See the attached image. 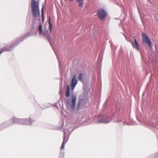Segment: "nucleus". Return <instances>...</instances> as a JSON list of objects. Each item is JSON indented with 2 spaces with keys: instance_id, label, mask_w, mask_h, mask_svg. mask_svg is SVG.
Instances as JSON below:
<instances>
[{
  "instance_id": "nucleus-15",
  "label": "nucleus",
  "mask_w": 158,
  "mask_h": 158,
  "mask_svg": "<svg viewBox=\"0 0 158 158\" xmlns=\"http://www.w3.org/2000/svg\"><path fill=\"white\" fill-rule=\"evenodd\" d=\"M44 7L43 6L42 8L41 9V16L42 19H44Z\"/></svg>"
},
{
  "instance_id": "nucleus-1",
  "label": "nucleus",
  "mask_w": 158,
  "mask_h": 158,
  "mask_svg": "<svg viewBox=\"0 0 158 158\" xmlns=\"http://www.w3.org/2000/svg\"><path fill=\"white\" fill-rule=\"evenodd\" d=\"M32 12L33 16L36 17L40 16V12L39 7V4L35 0H31V2Z\"/></svg>"
},
{
  "instance_id": "nucleus-4",
  "label": "nucleus",
  "mask_w": 158,
  "mask_h": 158,
  "mask_svg": "<svg viewBox=\"0 0 158 158\" xmlns=\"http://www.w3.org/2000/svg\"><path fill=\"white\" fill-rule=\"evenodd\" d=\"M77 81L78 80H77L76 76L75 75L73 76L72 79V83L71 84V89L73 90L76 85L77 84Z\"/></svg>"
},
{
  "instance_id": "nucleus-12",
  "label": "nucleus",
  "mask_w": 158,
  "mask_h": 158,
  "mask_svg": "<svg viewBox=\"0 0 158 158\" xmlns=\"http://www.w3.org/2000/svg\"><path fill=\"white\" fill-rule=\"evenodd\" d=\"M109 121L107 120H98L97 123H108Z\"/></svg>"
},
{
  "instance_id": "nucleus-14",
  "label": "nucleus",
  "mask_w": 158,
  "mask_h": 158,
  "mask_svg": "<svg viewBox=\"0 0 158 158\" xmlns=\"http://www.w3.org/2000/svg\"><path fill=\"white\" fill-rule=\"evenodd\" d=\"M19 120L18 118H15L14 119H13L12 120L13 123H18L19 122Z\"/></svg>"
},
{
  "instance_id": "nucleus-9",
  "label": "nucleus",
  "mask_w": 158,
  "mask_h": 158,
  "mask_svg": "<svg viewBox=\"0 0 158 158\" xmlns=\"http://www.w3.org/2000/svg\"><path fill=\"white\" fill-rule=\"evenodd\" d=\"M43 34L47 38V39L49 41V39H50V36L49 35L48 31V30H45L43 32Z\"/></svg>"
},
{
  "instance_id": "nucleus-16",
  "label": "nucleus",
  "mask_w": 158,
  "mask_h": 158,
  "mask_svg": "<svg viewBox=\"0 0 158 158\" xmlns=\"http://www.w3.org/2000/svg\"><path fill=\"white\" fill-rule=\"evenodd\" d=\"M64 144H65V142H64V140L63 142L62 143L61 147L60 148V149L61 150L63 149L64 148Z\"/></svg>"
},
{
  "instance_id": "nucleus-18",
  "label": "nucleus",
  "mask_w": 158,
  "mask_h": 158,
  "mask_svg": "<svg viewBox=\"0 0 158 158\" xmlns=\"http://www.w3.org/2000/svg\"><path fill=\"white\" fill-rule=\"evenodd\" d=\"M26 120L27 121H29V122H30L31 121V118H27L26 119Z\"/></svg>"
},
{
  "instance_id": "nucleus-6",
  "label": "nucleus",
  "mask_w": 158,
  "mask_h": 158,
  "mask_svg": "<svg viewBox=\"0 0 158 158\" xmlns=\"http://www.w3.org/2000/svg\"><path fill=\"white\" fill-rule=\"evenodd\" d=\"M76 98L75 96H73L72 97V104L71 107L72 109L73 110L75 108Z\"/></svg>"
},
{
  "instance_id": "nucleus-8",
  "label": "nucleus",
  "mask_w": 158,
  "mask_h": 158,
  "mask_svg": "<svg viewBox=\"0 0 158 158\" xmlns=\"http://www.w3.org/2000/svg\"><path fill=\"white\" fill-rule=\"evenodd\" d=\"M48 24L49 25V29L50 33H51L52 31V25L51 23V18L50 17H49V18H48Z\"/></svg>"
},
{
  "instance_id": "nucleus-20",
  "label": "nucleus",
  "mask_w": 158,
  "mask_h": 158,
  "mask_svg": "<svg viewBox=\"0 0 158 158\" xmlns=\"http://www.w3.org/2000/svg\"><path fill=\"white\" fill-rule=\"evenodd\" d=\"M70 1H73V0H69Z\"/></svg>"
},
{
  "instance_id": "nucleus-11",
  "label": "nucleus",
  "mask_w": 158,
  "mask_h": 158,
  "mask_svg": "<svg viewBox=\"0 0 158 158\" xmlns=\"http://www.w3.org/2000/svg\"><path fill=\"white\" fill-rule=\"evenodd\" d=\"M38 30L39 31V34L40 35L42 32V24H40L38 28Z\"/></svg>"
},
{
  "instance_id": "nucleus-17",
  "label": "nucleus",
  "mask_w": 158,
  "mask_h": 158,
  "mask_svg": "<svg viewBox=\"0 0 158 158\" xmlns=\"http://www.w3.org/2000/svg\"><path fill=\"white\" fill-rule=\"evenodd\" d=\"M66 104L67 106H69L70 104V103L69 102V99H67L66 101Z\"/></svg>"
},
{
  "instance_id": "nucleus-7",
  "label": "nucleus",
  "mask_w": 158,
  "mask_h": 158,
  "mask_svg": "<svg viewBox=\"0 0 158 158\" xmlns=\"http://www.w3.org/2000/svg\"><path fill=\"white\" fill-rule=\"evenodd\" d=\"M133 47L135 48L137 51H139V46L138 43L137 42L136 39L134 38V42L130 41Z\"/></svg>"
},
{
  "instance_id": "nucleus-3",
  "label": "nucleus",
  "mask_w": 158,
  "mask_h": 158,
  "mask_svg": "<svg viewBox=\"0 0 158 158\" xmlns=\"http://www.w3.org/2000/svg\"><path fill=\"white\" fill-rule=\"evenodd\" d=\"M97 14L100 19L101 20H103L107 15L106 11L102 9H98L97 11Z\"/></svg>"
},
{
  "instance_id": "nucleus-13",
  "label": "nucleus",
  "mask_w": 158,
  "mask_h": 158,
  "mask_svg": "<svg viewBox=\"0 0 158 158\" xmlns=\"http://www.w3.org/2000/svg\"><path fill=\"white\" fill-rule=\"evenodd\" d=\"M83 77V74L82 73H80L79 74L78 78V79L82 81Z\"/></svg>"
},
{
  "instance_id": "nucleus-10",
  "label": "nucleus",
  "mask_w": 158,
  "mask_h": 158,
  "mask_svg": "<svg viewBox=\"0 0 158 158\" xmlns=\"http://www.w3.org/2000/svg\"><path fill=\"white\" fill-rule=\"evenodd\" d=\"M67 89L66 91V96L67 97H69L70 96V87L69 85L66 86Z\"/></svg>"
},
{
  "instance_id": "nucleus-2",
  "label": "nucleus",
  "mask_w": 158,
  "mask_h": 158,
  "mask_svg": "<svg viewBox=\"0 0 158 158\" xmlns=\"http://www.w3.org/2000/svg\"><path fill=\"white\" fill-rule=\"evenodd\" d=\"M142 42L143 44H146L148 46L151 48L152 46V43L151 40L149 38L148 36L145 33H143L142 34Z\"/></svg>"
},
{
  "instance_id": "nucleus-19",
  "label": "nucleus",
  "mask_w": 158,
  "mask_h": 158,
  "mask_svg": "<svg viewBox=\"0 0 158 158\" xmlns=\"http://www.w3.org/2000/svg\"><path fill=\"white\" fill-rule=\"evenodd\" d=\"M42 21L43 22L44 21V19L42 18Z\"/></svg>"
},
{
  "instance_id": "nucleus-5",
  "label": "nucleus",
  "mask_w": 158,
  "mask_h": 158,
  "mask_svg": "<svg viewBox=\"0 0 158 158\" xmlns=\"http://www.w3.org/2000/svg\"><path fill=\"white\" fill-rule=\"evenodd\" d=\"M12 46L10 44H6L4 47L2 48L0 51L2 52V53L5 51H9L11 50Z\"/></svg>"
}]
</instances>
